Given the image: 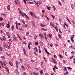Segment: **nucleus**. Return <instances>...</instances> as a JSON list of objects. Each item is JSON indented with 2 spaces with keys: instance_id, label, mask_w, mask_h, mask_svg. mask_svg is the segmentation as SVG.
I'll use <instances>...</instances> for the list:
<instances>
[{
  "instance_id": "obj_1",
  "label": "nucleus",
  "mask_w": 75,
  "mask_h": 75,
  "mask_svg": "<svg viewBox=\"0 0 75 75\" xmlns=\"http://www.w3.org/2000/svg\"><path fill=\"white\" fill-rule=\"evenodd\" d=\"M14 3L15 4H20V3L19 1L18 0H15L14 1Z\"/></svg>"
},
{
  "instance_id": "obj_2",
  "label": "nucleus",
  "mask_w": 75,
  "mask_h": 75,
  "mask_svg": "<svg viewBox=\"0 0 75 75\" xmlns=\"http://www.w3.org/2000/svg\"><path fill=\"white\" fill-rule=\"evenodd\" d=\"M52 61H53V62H54V63H55V64H57V62L56 61L55 59H52Z\"/></svg>"
},
{
  "instance_id": "obj_3",
  "label": "nucleus",
  "mask_w": 75,
  "mask_h": 75,
  "mask_svg": "<svg viewBox=\"0 0 75 75\" xmlns=\"http://www.w3.org/2000/svg\"><path fill=\"white\" fill-rule=\"evenodd\" d=\"M13 41H16V36L14 35H13Z\"/></svg>"
},
{
  "instance_id": "obj_4",
  "label": "nucleus",
  "mask_w": 75,
  "mask_h": 75,
  "mask_svg": "<svg viewBox=\"0 0 75 75\" xmlns=\"http://www.w3.org/2000/svg\"><path fill=\"white\" fill-rule=\"evenodd\" d=\"M50 25L51 26H52V27H54V25L53 24V23H52V22H50Z\"/></svg>"
},
{
  "instance_id": "obj_5",
  "label": "nucleus",
  "mask_w": 75,
  "mask_h": 75,
  "mask_svg": "<svg viewBox=\"0 0 75 75\" xmlns=\"http://www.w3.org/2000/svg\"><path fill=\"white\" fill-rule=\"evenodd\" d=\"M30 14L33 17H34V16H35V14H34V13H33L32 12H30Z\"/></svg>"
},
{
  "instance_id": "obj_6",
  "label": "nucleus",
  "mask_w": 75,
  "mask_h": 75,
  "mask_svg": "<svg viewBox=\"0 0 75 75\" xmlns=\"http://www.w3.org/2000/svg\"><path fill=\"white\" fill-rule=\"evenodd\" d=\"M10 23H8V24H6V27L8 28H10Z\"/></svg>"
},
{
  "instance_id": "obj_7",
  "label": "nucleus",
  "mask_w": 75,
  "mask_h": 75,
  "mask_svg": "<svg viewBox=\"0 0 75 75\" xmlns=\"http://www.w3.org/2000/svg\"><path fill=\"white\" fill-rule=\"evenodd\" d=\"M40 25L42 27H45V25H44L41 23H40Z\"/></svg>"
},
{
  "instance_id": "obj_8",
  "label": "nucleus",
  "mask_w": 75,
  "mask_h": 75,
  "mask_svg": "<svg viewBox=\"0 0 75 75\" xmlns=\"http://www.w3.org/2000/svg\"><path fill=\"white\" fill-rule=\"evenodd\" d=\"M10 5H8V6H7V8L8 9V10H10Z\"/></svg>"
},
{
  "instance_id": "obj_9",
  "label": "nucleus",
  "mask_w": 75,
  "mask_h": 75,
  "mask_svg": "<svg viewBox=\"0 0 75 75\" xmlns=\"http://www.w3.org/2000/svg\"><path fill=\"white\" fill-rule=\"evenodd\" d=\"M4 68H5L6 70V71H7L8 73H9V70H8V68H6V67H4Z\"/></svg>"
},
{
  "instance_id": "obj_10",
  "label": "nucleus",
  "mask_w": 75,
  "mask_h": 75,
  "mask_svg": "<svg viewBox=\"0 0 75 75\" xmlns=\"http://www.w3.org/2000/svg\"><path fill=\"white\" fill-rule=\"evenodd\" d=\"M6 47L7 48H8L9 50H10V45H9V46H6Z\"/></svg>"
},
{
  "instance_id": "obj_11",
  "label": "nucleus",
  "mask_w": 75,
  "mask_h": 75,
  "mask_svg": "<svg viewBox=\"0 0 75 75\" xmlns=\"http://www.w3.org/2000/svg\"><path fill=\"white\" fill-rule=\"evenodd\" d=\"M40 72L41 74H42V73H43V70H41L40 71Z\"/></svg>"
},
{
  "instance_id": "obj_12",
  "label": "nucleus",
  "mask_w": 75,
  "mask_h": 75,
  "mask_svg": "<svg viewBox=\"0 0 75 75\" xmlns=\"http://www.w3.org/2000/svg\"><path fill=\"white\" fill-rule=\"evenodd\" d=\"M41 30H42V31H47V29H44L43 28H41Z\"/></svg>"
},
{
  "instance_id": "obj_13",
  "label": "nucleus",
  "mask_w": 75,
  "mask_h": 75,
  "mask_svg": "<svg viewBox=\"0 0 75 75\" xmlns=\"http://www.w3.org/2000/svg\"><path fill=\"white\" fill-rule=\"evenodd\" d=\"M71 7L72 9L73 10H74V5L72 4L71 5Z\"/></svg>"
},
{
  "instance_id": "obj_14",
  "label": "nucleus",
  "mask_w": 75,
  "mask_h": 75,
  "mask_svg": "<svg viewBox=\"0 0 75 75\" xmlns=\"http://www.w3.org/2000/svg\"><path fill=\"white\" fill-rule=\"evenodd\" d=\"M35 50L36 51V52H38V49H37V47H35L34 48Z\"/></svg>"
},
{
  "instance_id": "obj_15",
  "label": "nucleus",
  "mask_w": 75,
  "mask_h": 75,
  "mask_svg": "<svg viewBox=\"0 0 75 75\" xmlns=\"http://www.w3.org/2000/svg\"><path fill=\"white\" fill-rule=\"evenodd\" d=\"M3 40L4 41H6V38L4 36H3L2 38Z\"/></svg>"
},
{
  "instance_id": "obj_16",
  "label": "nucleus",
  "mask_w": 75,
  "mask_h": 75,
  "mask_svg": "<svg viewBox=\"0 0 75 75\" xmlns=\"http://www.w3.org/2000/svg\"><path fill=\"white\" fill-rule=\"evenodd\" d=\"M49 37H50V38H51V37H52V34L51 33L49 34Z\"/></svg>"
},
{
  "instance_id": "obj_17",
  "label": "nucleus",
  "mask_w": 75,
  "mask_h": 75,
  "mask_svg": "<svg viewBox=\"0 0 75 75\" xmlns=\"http://www.w3.org/2000/svg\"><path fill=\"white\" fill-rule=\"evenodd\" d=\"M35 40H37V35H36L35 36V38H34Z\"/></svg>"
},
{
  "instance_id": "obj_18",
  "label": "nucleus",
  "mask_w": 75,
  "mask_h": 75,
  "mask_svg": "<svg viewBox=\"0 0 75 75\" xmlns=\"http://www.w3.org/2000/svg\"><path fill=\"white\" fill-rule=\"evenodd\" d=\"M3 51V49L1 47H0V51Z\"/></svg>"
},
{
  "instance_id": "obj_19",
  "label": "nucleus",
  "mask_w": 75,
  "mask_h": 75,
  "mask_svg": "<svg viewBox=\"0 0 75 75\" xmlns=\"http://www.w3.org/2000/svg\"><path fill=\"white\" fill-rule=\"evenodd\" d=\"M9 64L11 66H13V63L11 62H9Z\"/></svg>"
},
{
  "instance_id": "obj_20",
  "label": "nucleus",
  "mask_w": 75,
  "mask_h": 75,
  "mask_svg": "<svg viewBox=\"0 0 75 75\" xmlns=\"http://www.w3.org/2000/svg\"><path fill=\"white\" fill-rule=\"evenodd\" d=\"M39 37H43V35H42V34H41V33H40V34H39Z\"/></svg>"
},
{
  "instance_id": "obj_21",
  "label": "nucleus",
  "mask_w": 75,
  "mask_h": 75,
  "mask_svg": "<svg viewBox=\"0 0 75 75\" xmlns=\"http://www.w3.org/2000/svg\"><path fill=\"white\" fill-rule=\"evenodd\" d=\"M28 3L29 4H34V3L33 2H28Z\"/></svg>"
},
{
  "instance_id": "obj_22",
  "label": "nucleus",
  "mask_w": 75,
  "mask_h": 75,
  "mask_svg": "<svg viewBox=\"0 0 75 75\" xmlns=\"http://www.w3.org/2000/svg\"><path fill=\"white\" fill-rule=\"evenodd\" d=\"M45 17L46 18V19H47V20H48V21H49V18H48V17L46 16H45Z\"/></svg>"
},
{
  "instance_id": "obj_23",
  "label": "nucleus",
  "mask_w": 75,
  "mask_h": 75,
  "mask_svg": "<svg viewBox=\"0 0 75 75\" xmlns=\"http://www.w3.org/2000/svg\"><path fill=\"white\" fill-rule=\"evenodd\" d=\"M0 25H2V26H4V24H3V23H0Z\"/></svg>"
},
{
  "instance_id": "obj_24",
  "label": "nucleus",
  "mask_w": 75,
  "mask_h": 75,
  "mask_svg": "<svg viewBox=\"0 0 75 75\" xmlns=\"http://www.w3.org/2000/svg\"><path fill=\"white\" fill-rule=\"evenodd\" d=\"M71 40L72 42H74V39H73V37H71Z\"/></svg>"
},
{
  "instance_id": "obj_25",
  "label": "nucleus",
  "mask_w": 75,
  "mask_h": 75,
  "mask_svg": "<svg viewBox=\"0 0 75 75\" xmlns=\"http://www.w3.org/2000/svg\"><path fill=\"white\" fill-rule=\"evenodd\" d=\"M24 64L25 66H27V65H28V64H27V63L25 62L24 63Z\"/></svg>"
},
{
  "instance_id": "obj_26",
  "label": "nucleus",
  "mask_w": 75,
  "mask_h": 75,
  "mask_svg": "<svg viewBox=\"0 0 75 75\" xmlns=\"http://www.w3.org/2000/svg\"><path fill=\"white\" fill-rule=\"evenodd\" d=\"M0 63L1 65H3V62H2V61H0Z\"/></svg>"
},
{
  "instance_id": "obj_27",
  "label": "nucleus",
  "mask_w": 75,
  "mask_h": 75,
  "mask_svg": "<svg viewBox=\"0 0 75 75\" xmlns=\"http://www.w3.org/2000/svg\"><path fill=\"white\" fill-rule=\"evenodd\" d=\"M11 29H12V30L13 31V30H14V26L12 25L11 27Z\"/></svg>"
},
{
  "instance_id": "obj_28",
  "label": "nucleus",
  "mask_w": 75,
  "mask_h": 75,
  "mask_svg": "<svg viewBox=\"0 0 75 75\" xmlns=\"http://www.w3.org/2000/svg\"><path fill=\"white\" fill-rule=\"evenodd\" d=\"M25 27H28V25L27 24H25Z\"/></svg>"
},
{
  "instance_id": "obj_29",
  "label": "nucleus",
  "mask_w": 75,
  "mask_h": 75,
  "mask_svg": "<svg viewBox=\"0 0 75 75\" xmlns=\"http://www.w3.org/2000/svg\"><path fill=\"white\" fill-rule=\"evenodd\" d=\"M58 36H59V38H62L61 35H60L59 34L58 35Z\"/></svg>"
},
{
  "instance_id": "obj_30",
  "label": "nucleus",
  "mask_w": 75,
  "mask_h": 75,
  "mask_svg": "<svg viewBox=\"0 0 75 75\" xmlns=\"http://www.w3.org/2000/svg\"><path fill=\"white\" fill-rule=\"evenodd\" d=\"M64 69H63L64 71H67V68L65 67H63Z\"/></svg>"
},
{
  "instance_id": "obj_31",
  "label": "nucleus",
  "mask_w": 75,
  "mask_h": 75,
  "mask_svg": "<svg viewBox=\"0 0 75 75\" xmlns=\"http://www.w3.org/2000/svg\"><path fill=\"white\" fill-rule=\"evenodd\" d=\"M59 57H60V58H63V57L62 56L61 54L59 55Z\"/></svg>"
},
{
  "instance_id": "obj_32",
  "label": "nucleus",
  "mask_w": 75,
  "mask_h": 75,
  "mask_svg": "<svg viewBox=\"0 0 75 75\" xmlns=\"http://www.w3.org/2000/svg\"><path fill=\"white\" fill-rule=\"evenodd\" d=\"M26 35L27 36H28V35L29 34V32H27V33H26Z\"/></svg>"
},
{
  "instance_id": "obj_33",
  "label": "nucleus",
  "mask_w": 75,
  "mask_h": 75,
  "mask_svg": "<svg viewBox=\"0 0 75 75\" xmlns=\"http://www.w3.org/2000/svg\"><path fill=\"white\" fill-rule=\"evenodd\" d=\"M39 3H40V4H42V1H41V0H40L39 1Z\"/></svg>"
},
{
  "instance_id": "obj_34",
  "label": "nucleus",
  "mask_w": 75,
  "mask_h": 75,
  "mask_svg": "<svg viewBox=\"0 0 75 75\" xmlns=\"http://www.w3.org/2000/svg\"><path fill=\"white\" fill-rule=\"evenodd\" d=\"M16 72H17V74H19V73L18 71V70L17 69H16Z\"/></svg>"
},
{
  "instance_id": "obj_35",
  "label": "nucleus",
  "mask_w": 75,
  "mask_h": 75,
  "mask_svg": "<svg viewBox=\"0 0 75 75\" xmlns=\"http://www.w3.org/2000/svg\"><path fill=\"white\" fill-rule=\"evenodd\" d=\"M33 74H34L35 75H39L38 74L35 73V72H33Z\"/></svg>"
},
{
  "instance_id": "obj_36",
  "label": "nucleus",
  "mask_w": 75,
  "mask_h": 75,
  "mask_svg": "<svg viewBox=\"0 0 75 75\" xmlns=\"http://www.w3.org/2000/svg\"><path fill=\"white\" fill-rule=\"evenodd\" d=\"M31 23L32 24V25H33L34 24V21H31Z\"/></svg>"
},
{
  "instance_id": "obj_37",
  "label": "nucleus",
  "mask_w": 75,
  "mask_h": 75,
  "mask_svg": "<svg viewBox=\"0 0 75 75\" xmlns=\"http://www.w3.org/2000/svg\"><path fill=\"white\" fill-rule=\"evenodd\" d=\"M34 54L35 55H36V56H38V54H37V53H36V52H34Z\"/></svg>"
},
{
  "instance_id": "obj_38",
  "label": "nucleus",
  "mask_w": 75,
  "mask_h": 75,
  "mask_svg": "<svg viewBox=\"0 0 75 75\" xmlns=\"http://www.w3.org/2000/svg\"><path fill=\"white\" fill-rule=\"evenodd\" d=\"M23 43L25 44V45H27V43L25 42H23Z\"/></svg>"
},
{
  "instance_id": "obj_39",
  "label": "nucleus",
  "mask_w": 75,
  "mask_h": 75,
  "mask_svg": "<svg viewBox=\"0 0 75 75\" xmlns=\"http://www.w3.org/2000/svg\"><path fill=\"white\" fill-rule=\"evenodd\" d=\"M35 44L36 45H38V43L37 42H35Z\"/></svg>"
},
{
  "instance_id": "obj_40",
  "label": "nucleus",
  "mask_w": 75,
  "mask_h": 75,
  "mask_svg": "<svg viewBox=\"0 0 75 75\" xmlns=\"http://www.w3.org/2000/svg\"><path fill=\"white\" fill-rule=\"evenodd\" d=\"M59 32L60 33V34H62V32H61V30H60V29H59Z\"/></svg>"
},
{
  "instance_id": "obj_41",
  "label": "nucleus",
  "mask_w": 75,
  "mask_h": 75,
  "mask_svg": "<svg viewBox=\"0 0 75 75\" xmlns=\"http://www.w3.org/2000/svg\"><path fill=\"white\" fill-rule=\"evenodd\" d=\"M51 16H52V17H53V19L54 20V18H55V16H54L53 15H51Z\"/></svg>"
},
{
  "instance_id": "obj_42",
  "label": "nucleus",
  "mask_w": 75,
  "mask_h": 75,
  "mask_svg": "<svg viewBox=\"0 0 75 75\" xmlns=\"http://www.w3.org/2000/svg\"><path fill=\"white\" fill-rule=\"evenodd\" d=\"M23 52H24V53L25 52H26V51L25 50V49L24 48H23Z\"/></svg>"
},
{
  "instance_id": "obj_43",
  "label": "nucleus",
  "mask_w": 75,
  "mask_h": 75,
  "mask_svg": "<svg viewBox=\"0 0 75 75\" xmlns=\"http://www.w3.org/2000/svg\"><path fill=\"white\" fill-rule=\"evenodd\" d=\"M55 69H58V68H57V66L55 65L54 68Z\"/></svg>"
},
{
  "instance_id": "obj_44",
  "label": "nucleus",
  "mask_w": 75,
  "mask_h": 75,
  "mask_svg": "<svg viewBox=\"0 0 75 75\" xmlns=\"http://www.w3.org/2000/svg\"><path fill=\"white\" fill-rule=\"evenodd\" d=\"M28 48L29 50H30V48H31V46H30V45H28Z\"/></svg>"
},
{
  "instance_id": "obj_45",
  "label": "nucleus",
  "mask_w": 75,
  "mask_h": 75,
  "mask_svg": "<svg viewBox=\"0 0 75 75\" xmlns=\"http://www.w3.org/2000/svg\"><path fill=\"white\" fill-rule=\"evenodd\" d=\"M20 59V62L22 63V62H23V60H22V59Z\"/></svg>"
},
{
  "instance_id": "obj_46",
  "label": "nucleus",
  "mask_w": 75,
  "mask_h": 75,
  "mask_svg": "<svg viewBox=\"0 0 75 75\" xmlns=\"http://www.w3.org/2000/svg\"><path fill=\"white\" fill-rule=\"evenodd\" d=\"M54 58H57V56L55 55V54H54Z\"/></svg>"
},
{
  "instance_id": "obj_47",
  "label": "nucleus",
  "mask_w": 75,
  "mask_h": 75,
  "mask_svg": "<svg viewBox=\"0 0 75 75\" xmlns=\"http://www.w3.org/2000/svg\"><path fill=\"white\" fill-rule=\"evenodd\" d=\"M1 16H6V15L4 14V13H2V14H1Z\"/></svg>"
},
{
  "instance_id": "obj_48",
  "label": "nucleus",
  "mask_w": 75,
  "mask_h": 75,
  "mask_svg": "<svg viewBox=\"0 0 75 75\" xmlns=\"http://www.w3.org/2000/svg\"><path fill=\"white\" fill-rule=\"evenodd\" d=\"M67 68L68 69H72V68H71L70 67H67Z\"/></svg>"
},
{
  "instance_id": "obj_49",
  "label": "nucleus",
  "mask_w": 75,
  "mask_h": 75,
  "mask_svg": "<svg viewBox=\"0 0 75 75\" xmlns=\"http://www.w3.org/2000/svg\"><path fill=\"white\" fill-rule=\"evenodd\" d=\"M63 62L64 63V64H65L66 63V61L65 60H64L63 61Z\"/></svg>"
},
{
  "instance_id": "obj_50",
  "label": "nucleus",
  "mask_w": 75,
  "mask_h": 75,
  "mask_svg": "<svg viewBox=\"0 0 75 75\" xmlns=\"http://www.w3.org/2000/svg\"><path fill=\"white\" fill-rule=\"evenodd\" d=\"M71 54H73V55H74L75 54L74 52L73 51H72L71 52Z\"/></svg>"
},
{
  "instance_id": "obj_51",
  "label": "nucleus",
  "mask_w": 75,
  "mask_h": 75,
  "mask_svg": "<svg viewBox=\"0 0 75 75\" xmlns=\"http://www.w3.org/2000/svg\"><path fill=\"white\" fill-rule=\"evenodd\" d=\"M40 45H43V43H42V42H40Z\"/></svg>"
},
{
  "instance_id": "obj_52",
  "label": "nucleus",
  "mask_w": 75,
  "mask_h": 75,
  "mask_svg": "<svg viewBox=\"0 0 75 75\" xmlns=\"http://www.w3.org/2000/svg\"><path fill=\"white\" fill-rule=\"evenodd\" d=\"M47 9L48 10H50V7H47Z\"/></svg>"
},
{
  "instance_id": "obj_53",
  "label": "nucleus",
  "mask_w": 75,
  "mask_h": 75,
  "mask_svg": "<svg viewBox=\"0 0 75 75\" xmlns=\"http://www.w3.org/2000/svg\"><path fill=\"white\" fill-rule=\"evenodd\" d=\"M68 22H69V23L70 24H72V23H71V21H70V20H69L68 21Z\"/></svg>"
},
{
  "instance_id": "obj_54",
  "label": "nucleus",
  "mask_w": 75,
  "mask_h": 75,
  "mask_svg": "<svg viewBox=\"0 0 75 75\" xmlns=\"http://www.w3.org/2000/svg\"><path fill=\"white\" fill-rule=\"evenodd\" d=\"M3 18L2 17L0 18V21H2L3 20Z\"/></svg>"
},
{
  "instance_id": "obj_55",
  "label": "nucleus",
  "mask_w": 75,
  "mask_h": 75,
  "mask_svg": "<svg viewBox=\"0 0 75 75\" xmlns=\"http://www.w3.org/2000/svg\"><path fill=\"white\" fill-rule=\"evenodd\" d=\"M42 37H41L40 38V39L41 40V41H42V40H43V39H42Z\"/></svg>"
},
{
  "instance_id": "obj_56",
  "label": "nucleus",
  "mask_w": 75,
  "mask_h": 75,
  "mask_svg": "<svg viewBox=\"0 0 75 75\" xmlns=\"http://www.w3.org/2000/svg\"><path fill=\"white\" fill-rule=\"evenodd\" d=\"M63 27H64V28L65 29H66L67 28H66V27L65 26V25H63Z\"/></svg>"
},
{
  "instance_id": "obj_57",
  "label": "nucleus",
  "mask_w": 75,
  "mask_h": 75,
  "mask_svg": "<svg viewBox=\"0 0 75 75\" xmlns=\"http://www.w3.org/2000/svg\"><path fill=\"white\" fill-rule=\"evenodd\" d=\"M29 44H28L29 45H31L32 44V43L31 42H29Z\"/></svg>"
},
{
  "instance_id": "obj_58",
  "label": "nucleus",
  "mask_w": 75,
  "mask_h": 75,
  "mask_svg": "<svg viewBox=\"0 0 75 75\" xmlns=\"http://www.w3.org/2000/svg\"><path fill=\"white\" fill-rule=\"evenodd\" d=\"M22 16H23V17L24 16V13H21Z\"/></svg>"
},
{
  "instance_id": "obj_59",
  "label": "nucleus",
  "mask_w": 75,
  "mask_h": 75,
  "mask_svg": "<svg viewBox=\"0 0 75 75\" xmlns=\"http://www.w3.org/2000/svg\"><path fill=\"white\" fill-rule=\"evenodd\" d=\"M36 4H37V5H38V4H39V1H37Z\"/></svg>"
},
{
  "instance_id": "obj_60",
  "label": "nucleus",
  "mask_w": 75,
  "mask_h": 75,
  "mask_svg": "<svg viewBox=\"0 0 75 75\" xmlns=\"http://www.w3.org/2000/svg\"><path fill=\"white\" fill-rule=\"evenodd\" d=\"M23 74L24 75H27V74H26V73H25V72H23Z\"/></svg>"
},
{
  "instance_id": "obj_61",
  "label": "nucleus",
  "mask_w": 75,
  "mask_h": 75,
  "mask_svg": "<svg viewBox=\"0 0 75 75\" xmlns=\"http://www.w3.org/2000/svg\"><path fill=\"white\" fill-rule=\"evenodd\" d=\"M69 48H72V46H70L69 47Z\"/></svg>"
},
{
  "instance_id": "obj_62",
  "label": "nucleus",
  "mask_w": 75,
  "mask_h": 75,
  "mask_svg": "<svg viewBox=\"0 0 75 75\" xmlns=\"http://www.w3.org/2000/svg\"><path fill=\"white\" fill-rule=\"evenodd\" d=\"M6 54L8 56H10V54H8V53H6Z\"/></svg>"
},
{
  "instance_id": "obj_63",
  "label": "nucleus",
  "mask_w": 75,
  "mask_h": 75,
  "mask_svg": "<svg viewBox=\"0 0 75 75\" xmlns=\"http://www.w3.org/2000/svg\"><path fill=\"white\" fill-rule=\"evenodd\" d=\"M46 52L47 54H50V55H51V54L49 52H48V51Z\"/></svg>"
},
{
  "instance_id": "obj_64",
  "label": "nucleus",
  "mask_w": 75,
  "mask_h": 75,
  "mask_svg": "<svg viewBox=\"0 0 75 75\" xmlns=\"http://www.w3.org/2000/svg\"><path fill=\"white\" fill-rule=\"evenodd\" d=\"M74 64H75V57L74 58Z\"/></svg>"
}]
</instances>
